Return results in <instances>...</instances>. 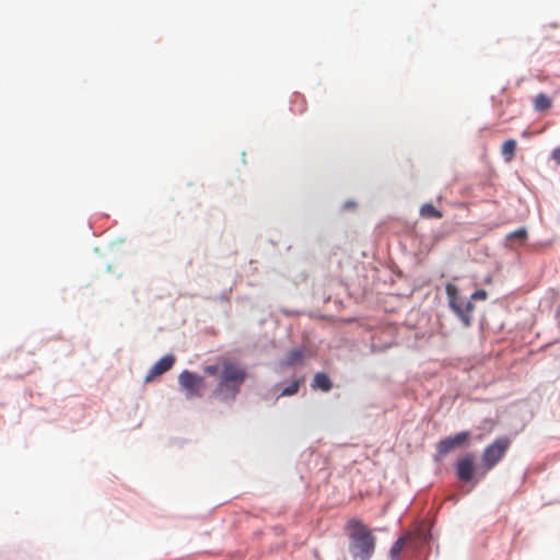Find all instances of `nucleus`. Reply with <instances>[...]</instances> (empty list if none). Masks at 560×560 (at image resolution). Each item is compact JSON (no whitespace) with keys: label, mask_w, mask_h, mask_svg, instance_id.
<instances>
[{"label":"nucleus","mask_w":560,"mask_h":560,"mask_svg":"<svg viewBox=\"0 0 560 560\" xmlns=\"http://www.w3.org/2000/svg\"><path fill=\"white\" fill-rule=\"evenodd\" d=\"M178 383L182 386V388L186 392V397L188 399L199 398L202 396L205 380L198 374L185 370L179 374Z\"/></svg>","instance_id":"39448f33"},{"label":"nucleus","mask_w":560,"mask_h":560,"mask_svg":"<svg viewBox=\"0 0 560 560\" xmlns=\"http://www.w3.org/2000/svg\"><path fill=\"white\" fill-rule=\"evenodd\" d=\"M203 371L208 375L218 376L212 395L222 400L234 399L247 376L243 366L228 359L207 365Z\"/></svg>","instance_id":"f257e3e1"},{"label":"nucleus","mask_w":560,"mask_h":560,"mask_svg":"<svg viewBox=\"0 0 560 560\" xmlns=\"http://www.w3.org/2000/svg\"><path fill=\"white\" fill-rule=\"evenodd\" d=\"M412 539L413 536L411 534H407L398 538L389 550L390 559L400 560L401 551L411 544Z\"/></svg>","instance_id":"1a4fd4ad"},{"label":"nucleus","mask_w":560,"mask_h":560,"mask_svg":"<svg viewBox=\"0 0 560 560\" xmlns=\"http://www.w3.org/2000/svg\"><path fill=\"white\" fill-rule=\"evenodd\" d=\"M300 381L292 382L289 386L282 389L279 396H292L298 393Z\"/></svg>","instance_id":"4468645a"},{"label":"nucleus","mask_w":560,"mask_h":560,"mask_svg":"<svg viewBox=\"0 0 560 560\" xmlns=\"http://www.w3.org/2000/svg\"><path fill=\"white\" fill-rule=\"evenodd\" d=\"M445 292L451 310L458 316L465 327H469L472 320L471 313L475 308L471 301H464L459 295L458 288L453 283L445 285Z\"/></svg>","instance_id":"7ed1b4c3"},{"label":"nucleus","mask_w":560,"mask_h":560,"mask_svg":"<svg viewBox=\"0 0 560 560\" xmlns=\"http://www.w3.org/2000/svg\"><path fill=\"white\" fill-rule=\"evenodd\" d=\"M457 477L462 481H470L474 476V460L470 455L458 459L456 465Z\"/></svg>","instance_id":"6e6552de"},{"label":"nucleus","mask_w":560,"mask_h":560,"mask_svg":"<svg viewBox=\"0 0 560 560\" xmlns=\"http://www.w3.org/2000/svg\"><path fill=\"white\" fill-rule=\"evenodd\" d=\"M470 439V432L463 431L458 432L454 436H448L443 440H441L436 445V454H435V460H440L448 453L453 452L454 450L462 447L468 443Z\"/></svg>","instance_id":"423d86ee"},{"label":"nucleus","mask_w":560,"mask_h":560,"mask_svg":"<svg viewBox=\"0 0 560 560\" xmlns=\"http://www.w3.org/2000/svg\"><path fill=\"white\" fill-rule=\"evenodd\" d=\"M509 447V440L498 439L491 445L486 447L482 454V467L485 472L492 469L504 456Z\"/></svg>","instance_id":"20e7f679"},{"label":"nucleus","mask_w":560,"mask_h":560,"mask_svg":"<svg viewBox=\"0 0 560 560\" xmlns=\"http://www.w3.org/2000/svg\"><path fill=\"white\" fill-rule=\"evenodd\" d=\"M312 387L314 389H320L323 392H329L332 388V383L329 376L325 373H317L314 376Z\"/></svg>","instance_id":"9b49d317"},{"label":"nucleus","mask_w":560,"mask_h":560,"mask_svg":"<svg viewBox=\"0 0 560 560\" xmlns=\"http://www.w3.org/2000/svg\"><path fill=\"white\" fill-rule=\"evenodd\" d=\"M516 151V141L513 139L504 141L501 153L506 162H510L513 160L514 154Z\"/></svg>","instance_id":"ddd939ff"},{"label":"nucleus","mask_w":560,"mask_h":560,"mask_svg":"<svg viewBox=\"0 0 560 560\" xmlns=\"http://www.w3.org/2000/svg\"><path fill=\"white\" fill-rule=\"evenodd\" d=\"M302 359V352L299 351V350H293L289 353V357H288V363L289 364H294L296 363L298 361H300Z\"/></svg>","instance_id":"dca6fc26"},{"label":"nucleus","mask_w":560,"mask_h":560,"mask_svg":"<svg viewBox=\"0 0 560 560\" xmlns=\"http://www.w3.org/2000/svg\"><path fill=\"white\" fill-rule=\"evenodd\" d=\"M420 215L427 219H441L443 217L442 212L438 210L432 203H424L420 208Z\"/></svg>","instance_id":"f8f14e48"},{"label":"nucleus","mask_w":560,"mask_h":560,"mask_svg":"<svg viewBox=\"0 0 560 560\" xmlns=\"http://www.w3.org/2000/svg\"><path fill=\"white\" fill-rule=\"evenodd\" d=\"M174 363L175 357L173 354L164 355L158 362H155L153 366L149 370L144 381L149 383L154 378L161 376L165 372L170 371L173 368Z\"/></svg>","instance_id":"0eeeda50"},{"label":"nucleus","mask_w":560,"mask_h":560,"mask_svg":"<svg viewBox=\"0 0 560 560\" xmlns=\"http://www.w3.org/2000/svg\"><path fill=\"white\" fill-rule=\"evenodd\" d=\"M553 101L545 93H539L533 100V106L536 112H546L552 107Z\"/></svg>","instance_id":"9d476101"},{"label":"nucleus","mask_w":560,"mask_h":560,"mask_svg":"<svg viewBox=\"0 0 560 560\" xmlns=\"http://www.w3.org/2000/svg\"><path fill=\"white\" fill-rule=\"evenodd\" d=\"M513 237H525V228H521L514 233H511L508 238L511 240Z\"/></svg>","instance_id":"f3484780"},{"label":"nucleus","mask_w":560,"mask_h":560,"mask_svg":"<svg viewBox=\"0 0 560 560\" xmlns=\"http://www.w3.org/2000/svg\"><path fill=\"white\" fill-rule=\"evenodd\" d=\"M350 540L349 550L354 560H370L375 551L372 530L358 518H350L345 525Z\"/></svg>","instance_id":"f03ea898"},{"label":"nucleus","mask_w":560,"mask_h":560,"mask_svg":"<svg viewBox=\"0 0 560 560\" xmlns=\"http://www.w3.org/2000/svg\"><path fill=\"white\" fill-rule=\"evenodd\" d=\"M487 296H488L487 291H486V290H483V289H480V290L475 291V292L471 294V296H470V301H471V302H472V301H478V300L483 301V300H486V299H487Z\"/></svg>","instance_id":"2eb2a0df"},{"label":"nucleus","mask_w":560,"mask_h":560,"mask_svg":"<svg viewBox=\"0 0 560 560\" xmlns=\"http://www.w3.org/2000/svg\"><path fill=\"white\" fill-rule=\"evenodd\" d=\"M552 158L560 164V147L553 150Z\"/></svg>","instance_id":"a211bd4d"}]
</instances>
